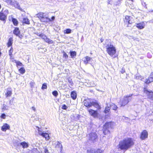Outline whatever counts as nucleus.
<instances>
[{"label":"nucleus","instance_id":"ddd939ff","mask_svg":"<svg viewBox=\"0 0 153 153\" xmlns=\"http://www.w3.org/2000/svg\"><path fill=\"white\" fill-rule=\"evenodd\" d=\"M114 123L112 122H106L103 126L109 129H112L114 128Z\"/></svg>","mask_w":153,"mask_h":153},{"label":"nucleus","instance_id":"72a5a7b5","mask_svg":"<svg viewBox=\"0 0 153 153\" xmlns=\"http://www.w3.org/2000/svg\"><path fill=\"white\" fill-rule=\"evenodd\" d=\"M110 108L109 107H106L104 111V113L107 114L110 112Z\"/></svg>","mask_w":153,"mask_h":153},{"label":"nucleus","instance_id":"bf43d9fd","mask_svg":"<svg viewBox=\"0 0 153 153\" xmlns=\"http://www.w3.org/2000/svg\"><path fill=\"white\" fill-rule=\"evenodd\" d=\"M149 153H152V152H150Z\"/></svg>","mask_w":153,"mask_h":153},{"label":"nucleus","instance_id":"7ed1b4c3","mask_svg":"<svg viewBox=\"0 0 153 153\" xmlns=\"http://www.w3.org/2000/svg\"><path fill=\"white\" fill-rule=\"evenodd\" d=\"M106 49L107 53L109 56L114 58L117 56L116 55L117 51L116 48L113 45L107 44L106 46Z\"/></svg>","mask_w":153,"mask_h":153},{"label":"nucleus","instance_id":"de8ad7c7","mask_svg":"<svg viewBox=\"0 0 153 153\" xmlns=\"http://www.w3.org/2000/svg\"><path fill=\"white\" fill-rule=\"evenodd\" d=\"M150 77L153 80V72H152L150 74Z\"/></svg>","mask_w":153,"mask_h":153},{"label":"nucleus","instance_id":"58836bf2","mask_svg":"<svg viewBox=\"0 0 153 153\" xmlns=\"http://www.w3.org/2000/svg\"><path fill=\"white\" fill-rule=\"evenodd\" d=\"M62 53H63V56L64 57L65 59L68 58V55L64 51H63L62 52Z\"/></svg>","mask_w":153,"mask_h":153},{"label":"nucleus","instance_id":"f257e3e1","mask_svg":"<svg viewBox=\"0 0 153 153\" xmlns=\"http://www.w3.org/2000/svg\"><path fill=\"white\" fill-rule=\"evenodd\" d=\"M135 144L134 140L131 137L124 138L119 142L118 145V149L126 151L133 147Z\"/></svg>","mask_w":153,"mask_h":153},{"label":"nucleus","instance_id":"cd10ccee","mask_svg":"<svg viewBox=\"0 0 153 153\" xmlns=\"http://www.w3.org/2000/svg\"><path fill=\"white\" fill-rule=\"evenodd\" d=\"M69 53L71 57L72 58L75 57L76 56V52L75 51H70Z\"/></svg>","mask_w":153,"mask_h":153},{"label":"nucleus","instance_id":"13d9d810","mask_svg":"<svg viewBox=\"0 0 153 153\" xmlns=\"http://www.w3.org/2000/svg\"><path fill=\"white\" fill-rule=\"evenodd\" d=\"M10 2L11 3L12 2V1H10Z\"/></svg>","mask_w":153,"mask_h":153},{"label":"nucleus","instance_id":"423d86ee","mask_svg":"<svg viewBox=\"0 0 153 153\" xmlns=\"http://www.w3.org/2000/svg\"><path fill=\"white\" fill-rule=\"evenodd\" d=\"M132 95L133 94H131L129 95L125 96L123 99L120 101L119 102L120 107L125 106L128 104L129 102L128 97H131Z\"/></svg>","mask_w":153,"mask_h":153},{"label":"nucleus","instance_id":"4be33fe9","mask_svg":"<svg viewBox=\"0 0 153 153\" xmlns=\"http://www.w3.org/2000/svg\"><path fill=\"white\" fill-rule=\"evenodd\" d=\"M23 24L29 25L30 24V21L27 17L24 18L22 21Z\"/></svg>","mask_w":153,"mask_h":153},{"label":"nucleus","instance_id":"864d4df0","mask_svg":"<svg viewBox=\"0 0 153 153\" xmlns=\"http://www.w3.org/2000/svg\"><path fill=\"white\" fill-rule=\"evenodd\" d=\"M100 41H101V42H102L103 41V39H100Z\"/></svg>","mask_w":153,"mask_h":153},{"label":"nucleus","instance_id":"39448f33","mask_svg":"<svg viewBox=\"0 0 153 153\" xmlns=\"http://www.w3.org/2000/svg\"><path fill=\"white\" fill-rule=\"evenodd\" d=\"M123 21L125 25L127 27H130V25L132 24L134 21L133 18L130 16H126L123 19Z\"/></svg>","mask_w":153,"mask_h":153},{"label":"nucleus","instance_id":"1a4fd4ad","mask_svg":"<svg viewBox=\"0 0 153 153\" xmlns=\"http://www.w3.org/2000/svg\"><path fill=\"white\" fill-rule=\"evenodd\" d=\"M148 133L146 130H143L141 132L140 138L142 140H145L148 138Z\"/></svg>","mask_w":153,"mask_h":153},{"label":"nucleus","instance_id":"9d476101","mask_svg":"<svg viewBox=\"0 0 153 153\" xmlns=\"http://www.w3.org/2000/svg\"><path fill=\"white\" fill-rule=\"evenodd\" d=\"M86 152L87 153H103V151L99 148L95 149L90 148L88 149Z\"/></svg>","mask_w":153,"mask_h":153},{"label":"nucleus","instance_id":"473e14b6","mask_svg":"<svg viewBox=\"0 0 153 153\" xmlns=\"http://www.w3.org/2000/svg\"><path fill=\"white\" fill-rule=\"evenodd\" d=\"M71 32V30L69 28H67L64 31V34H69Z\"/></svg>","mask_w":153,"mask_h":153},{"label":"nucleus","instance_id":"5fc2aeb1","mask_svg":"<svg viewBox=\"0 0 153 153\" xmlns=\"http://www.w3.org/2000/svg\"><path fill=\"white\" fill-rule=\"evenodd\" d=\"M151 112H152V113H153V108H152L151 110Z\"/></svg>","mask_w":153,"mask_h":153},{"label":"nucleus","instance_id":"bb28decb","mask_svg":"<svg viewBox=\"0 0 153 153\" xmlns=\"http://www.w3.org/2000/svg\"><path fill=\"white\" fill-rule=\"evenodd\" d=\"M13 48L12 47H11L9 51V55L10 56V59H13Z\"/></svg>","mask_w":153,"mask_h":153},{"label":"nucleus","instance_id":"6ab92c4d","mask_svg":"<svg viewBox=\"0 0 153 153\" xmlns=\"http://www.w3.org/2000/svg\"><path fill=\"white\" fill-rule=\"evenodd\" d=\"M13 38L12 37H11L10 38L7 43V45L8 48H9L11 46L13 43Z\"/></svg>","mask_w":153,"mask_h":153},{"label":"nucleus","instance_id":"09e8293b","mask_svg":"<svg viewBox=\"0 0 153 153\" xmlns=\"http://www.w3.org/2000/svg\"><path fill=\"white\" fill-rule=\"evenodd\" d=\"M2 110H5L7 109L6 108V105H4L3 107L2 108Z\"/></svg>","mask_w":153,"mask_h":153},{"label":"nucleus","instance_id":"412c9836","mask_svg":"<svg viewBox=\"0 0 153 153\" xmlns=\"http://www.w3.org/2000/svg\"><path fill=\"white\" fill-rule=\"evenodd\" d=\"M92 106L96 108L98 110H100L101 109L100 106L99 105L98 103L96 102H92Z\"/></svg>","mask_w":153,"mask_h":153},{"label":"nucleus","instance_id":"8fccbe9b","mask_svg":"<svg viewBox=\"0 0 153 153\" xmlns=\"http://www.w3.org/2000/svg\"><path fill=\"white\" fill-rule=\"evenodd\" d=\"M142 4L143 6L144 7H146V3L144 2H142Z\"/></svg>","mask_w":153,"mask_h":153},{"label":"nucleus","instance_id":"2f4dec72","mask_svg":"<svg viewBox=\"0 0 153 153\" xmlns=\"http://www.w3.org/2000/svg\"><path fill=\"white\" fill-rule=\"evenodd\" d=\"M19 72L21 74H23L25 73V70L24 67H21L19 69Z\"/></svg>","mask_w":153,"mask_h":153},{"label":"nucleus","instance_id":"c03bdc74","mask_svg":"<svg viewBox=\"0 0 153 153\" xmlns=\"http://www.w3.org/2000/svg\"><path fill=\"white\" fill-rule=\"evenodd\" d=\"M44 152L45 153H49L48 150L47 148H44Z\"/></svg>","mask_w":153,"mask_h":153},{"label":"nucleus","instance_id":"49530a36","mask_svg":"<svg viewBox=\"0 0 153 153\" xmlns=\"http://www.w3.org/2000/svg\"><path fill=\"white\" fill-rule=\"evenodd\" d=\"M35 84V83L34 82H30V85L31 86V87L32 88L33 87L34 85V84Z\"/></svg>","mask_w":153,"mask_h":153},{"label":"nucleus","instance_id":"c85d7f7f","mask_svg":"<svg viewBox=\"0 0 153 153\" xmlns=\"http://www.w3.org/2000/svg\"><path fill=\"white\" fill-rule=\"evenodd\" d=\"M152 82H153V79L149 76L146 79L145 83L146 84H149Z\"/></svg>","mask_w":153,"mask_h":153},{"label":"nucleus","instance_id":"4c0bfd02","mask_svg":"<svg viewBox=\"0 0 153 153\" xmlns=\"http://www.w3.org/2000/svg\"><path fill=\"white\" fill-rule=\"evenodd\" d=\"M143 91L144 93L147 94L149 92V91H149L148 90L147 88L145 87V88H143Z\"/></svg>","mask_w":153,"mask_h":153},{"label":"nucleus","instance_id":"680f3d73","mask_svg":"<svg viewBox=\"0 0 153 153\" xmlns=\"http://www.w3.org/2000/svg\"><path fill=\"white\" fill-rule=\"evenodd\" d=\"M131 1H132V0H131Z\"/></svg>","mask_w":153,"mask_h":153},{"label":"nucleus","instance_id":"aec40b11","mask_svg":"<svg viewBox=\"0 0 153 153\" xmlns=\"http://www.w3.org/2000/svg\"><path fill=\"white\" fill-rule=\"evenodd\" d=\"M71 96L73 100H75L77 97V94L75 91H72L71 93Z\"/></svg>","mask_w":153,"mask_h":153},{"label":"nucleus","instance_id":"4468645a","mask_svg":"<svg viewBox=\"0 0 153 153\" xmlns=\"http://www.w3.org/2000/svg\"><path fill=\"white\" fill-rule=\"evenodd\" d=\"M12 94V91L11 88H9L6 90V92L5 93V95L6 98L10 97Z\"/></svg>","mask_w":153,"mask_h":153},{"label":"nucleus","instance_id":"0eeeda50","mask_svg":"<svg viewBox=\"0 0 153 153\" xmlns=\"http://www.w3.org/2000/svg\"><path fill=\"white\" fill-rule=\"evenodd\" d=\"M89 140L93 143L96 142L98 139L97 134L95 132H91L88 134Z\"/></svg>","mask_w":153,"mask_h":153},{"label":"nucleus","instance_id":"9b49d317","mask_svg":"<svg viewBox=\"0 0 153 153\" xmlns=\"http://www.w3.org/2000/svg\"><path fill=\"white\" fill-rule=\"evenodd\" d=\"M89 114L94 117H97L98 116V113L97 110H94L91 109H89L88 110Z\"/></svg>","mask_w":153,"mask_h":153},{"label":"nucleus","instance_id":"f704fd0d","mask_svg":"<svg viewBox=\"0 0 153 153\" xmlns=\"http://www.w3.org/2000/svg\"><path fill=\"white\" fill-rule=\"evenodd\" d=\"M111 106L112 107V109L115 111L117 110L118 108L117 105L114 104H112Z\"/></svg>","mask_w":153,"mask_h":153},{"label":"nucleus","instance_id":"2eb2a0df","mask_svg":"<svg viewBox=\"0 0 153 153\" xmlns=\"http://www.w3.org/2000/svg\"><path fill=\"white\" fill-rule=\"evenodd\" d=\"M10 128V126L7 123L4 124L1 128V130L4 131H5L7 130H9Z\"/></svg>","mask_w":153,"mask_h":153},{"label":"nucleus","instance_id":"f8f14e48","mask_svg":"<svg viewBox=\"0 0 153 153\" xmlns=\"http://www.w3.org/2000/svg\"><path fill=\"white\" fill-rule=\"evenodd\" d=\"M83 102L84 105L88 108H89L92 106V102L89 99L85 100Z\"/></svg>","mask_w":153,"mask_h":153},{"label":"nucleus","instance_id":"a18cd8bd","mask_svg":"<svg viewBox=\"0 0 153 153\" xmlns=\"http://www.w3.org/2000/svg\"><path fill=\"white\" fill-rule=\"evenodd\" d=\"M120 72L122 74H123L124 73H125V69L124 68H122L121 70L120 71Z\"/></svg>","mask_w":153,"mask_h":153},{"label":"nucleus","instance_id":"a19ab883","mask_svg":"<svg viewBox=\"0 0 153 153\" xmlns=\"http://www.w3.org/2000/svg\"><path fill=\"white\" fill-rule=\"evenodd\" d=\"M37 35L40 37H41L42 39V38H45L46 36L43 33H41V34H38Z\"/></svg>","mask_w":153,"mask_h":153},{"label":"nucleus","instance_id":"a211bd4d","mask_svg":"<svg viewBox=\"0 0 153 153\" xmlns=\"http://www.w3.org/2000/svg\"><path fill=\"white\" fill-rule=\"evenodd\" d=\"M109 129L103 126L102 130L104 135H107L110 134V131Z\"/></svg>","mask_w":153,"mask_h":153},{"label":"nucleus","instance_id":"c9c22d12","mask_svg":"<svg viewBox=\"0 0 153 153\" xmlns=\"http://www.w3.org/2000/svg\"><path fill=\"white\" fill-rule=\"evenodd\" d=\"M32 153H38V150L36 148H33L31 150Z\"/></svg>","mask_w":153,"mask_h":153},{"label":"nucleus","instance_id":"37998d69","mask_svg":"<svg viewBox=\"0 0 153 153\" xmlns=\"http://www.w3.org/2000/svg\"><path fill=\"white\" fill-rule=\"evenodd\" d=\"M6 116L5 114L4 113L1 114V115L0 116V117L3 119H5L6 118Z\"/></svg>","mask_w":153,"mask_h":153},{"label":"nucleus","instance_id":"3c124183","mask_svg":"<svg viewBox=\"0 0 153 153\" xmlns=\"http://www.w3.org/2000/svg\"><path fill=\"white\" fill-rule=\"evenodd\" d=\"M38 133H39V135L40 133H42V131L41 130H40V129L39 128H38Z\"/></svg>","mask_w":153,"mask_h":153},{"label":"nucleus","instance_id":"dca6fc26","mask_svg":"<svg viewBox=\"0 0 153 153\" xmlns=\"http://www.w3.org/2000/svg\"><path fill=\"white\" fill-rule=\"evenodd\" d=\"M39 135L45 138L47 140H48L50 139L49 135L48 133L46 132L40 133Z\"/></svg>","mask_w":153,"mask_h":153},{"label":"nucleus","instance_id":"393cba45","mask_svg":"<svg viewBox=\"0 0 153 153\" xmlns=\"http://www.w3.org/2000/svg\"><path fill=\"white\" fill-rule=\"evenodd\" d=\"M12 21L14 26H17L19 24L18 21L16 18H12Z\"/></svg>","mask_w":153,"mask_h":153},{"label":"nucleus","instance_id":"c756f323","mask_svg":"<svg viewBox=\"0 0 153 153\" xmlns=\"http://www.w3.org/2000/svg\"><path fill=\"white\" fill-rule=\"evenodd\" d=\"M147 94L149 98L150 99H153V91H150Z\"/></svg>","mask_w":153,"mask_h":153},{"label":"nucleus","instance_id":"ea45409f","mask_svg":"<svg viewBox=\"0 0 153 153\" xmlns=\"http://www.w3.org/2000/svg\"><path fill=\"white\" fill-rule=\"evenodd\" d=\"M52 94L55 96L56 97L58 95V93L57 91H55L52 92Z\"/></svg>","mask_w":153,"mask_h":153},{"label":"nucleus","instance_id":"6e6552de","mask_svg":"<svg viewBox=\"0 0 153 153\" xmlns=\"http://www.w3.org/2000/svg\"><path fill=\"white\" fill-rule=\"evenodd\" d=\"M13 33L14 34L21 39L23 37V35L21 34L20 30L18 27H15Z\"/></svg>","mask_w":153,"mask_h":153},{"label":"nucleus","instance_id":"f03ea898","mask_svg":"<svg viewBox=\"0 0 153 153\" xmlns=\"http://www.w3.org/2000/svg\"><path fill=\"white\" fill-rule=\"evenodd\" d=\"M36 17L40 21L42 22L47 23L53 21L55 19L54 16H52L51 19L48 17L45 13L39 12L36 14Z\"/></svg>","mask_w":153,"mask_h":153},{"label":"nucleus","instance_id":"20e7f679","mask_svg":"<svg viewBox=\"0 0 153 153\" xmlns=\"http://www.w3.org/2000/svg\"><path fill=\"white\" fill-rule=\"evenodd\" d=\"M9 11L7 9L4 10L2 8L0 11V20L5 23L7 18V15L9 14Z\"/></svg>","mask_w":153,"mask_h":153},{"label":"nucleus","instance_id":"6e6d98bb","mask_svg":"<svg viewBox=\"0 0 153 153\" xmlns=\"http://www.w3.org/2000/svg\"><path fill=\"white\" fill-rule=\"evenodd\" d=\"M1 5L0 4V10L1 9Z\"/></svg>","mask_w":153,"mask_h":153},{"label":"nucleus","instance_id":"79ce46f5","mask_svg":"<svg viewBox=\"0 0 153 153\" xmlns=\"http://www.w3.org/2000/svg\"><path fill=\"white\" fill-rule=\"evenodd\" d=\"M62 108L63 110H66L68 108L67 106L65 104H63L62 105Z\"/></svg>","mask_w":153,"mask_h":153},{"label":"nucleus","instance_id":"f3484780","mask_svg":"<svg viewBox=\"0 0 153 153\" xmlns=\"http://www.w3.org/2000/svg\"><path fill=\"white\" fill-rule=\"evenodd\" d=\"M136 27L139 29H142L144 27V24L143 22H141L140 23L136 24Z\"/></svg>","mask_w":153,"mask_h":153},{"label":"nucleus","instance_id":"e433bc0d","mask_svg":"<svg viewBox=\"0 0 153 153\" xmlns=\"http://www.w3.org/2000/svg\"><path fill=\"white\" fill-rule=\"evenodd\" d=\"M47 88V86L46 83H43L42 87V89H46Z\"/></svg>","mask_w":153,"mask_h":153},{"label":"nucleus","instance_id":"5701e85b","mask_svg":"<svg viewBox=\"0 0 153 153\" xmlns=\"http://www.w3.org/2000/svg\"><path fill=\"white\" fill-rule=\"evenodd\" d=\"M91 59V57L87 56L84 57V59L83 60V62L84 64H87L88 63L89 61H90Z\"/></svg>","mask_w":153,"mask_h":153},{"label":"nucleus","instance_id":"4d7b16f0","mask_svg":"<svg viewBox=\"0 0 153 153\" xmlns=\"http://www.w3.org/2000/svg\"><path fill=\"white\" fill-rule=\"evenodd\" d=\"M1 53L0 52V56L1 55Z\"/></svg>","mask_w":153,"mask_h":153},{"label":"nucleus","instance_id":"603ef678","mask_svg":"<svg viewBox=\"0 0 153 153\" xmlns=\"http://www.w3.org/2000/svg\"><path fill=\"white\" fill-rule=\"evenodd\" d=\"M32 109L34 111H36V108H35V107L34 106H33L32 107Z\"/></svg>","mask_w":153,"mask_h":153},{"label":"nucleus","instance_id":"7c9ffc66","mask_svg":"<svg viewBox=\"0 0 153 153\" xmlns=\"http://www.w3.org/2000/svg\"><path fill=\"white\" fill-rule=\"evenodd\" d=\"M14 61H13L16 63V66L17 67H18L19 66H23L22 63L20 61H16V60H14Z\"/></svg>","mask_w":153,"mask_h":153},{"label":"nucleus","instance_id":"052dcab7","mask_svg":"<svg viewBox=\"0 0 153 153\" xmlns=\"http://www.w3.org/2000/svg\"><path fill=\"white\" fill-rule=\"evenodd\" d=\"M152 12H153V10L152 11Z\"/></svg>","mask_w":153,"mask_h":153},{"label":"nucleus","instance_id":"b1692460","mask_svg":"<svg viewBox=\"0 0 153 153\" xmlns=\"http://www.w3.org/2000/svg\"><path fill=\"white\" fill-rule=\"evenodd\" d=\"M42 39H44L46 42L48 43L49 44H52L53 43V42L50 39H49L46 36L45 38H42Z\"/></svg>","mask_w":153,"mask_h":153},{"label":"nucleus","instance_id":"a878e982","mask_svg":"<svg viewBox=\"0 0 153 153\" xmlns=\"http://www.w3.org/2000/svg\"><path fill=\"white\" fill-rule=\"evenodd\" d=\"M20 145H21L23 148H27L28 146V144L25 141H23L20 143Z\"/></svg>","mask_w":153,"mask_h":153}]
</instances>
